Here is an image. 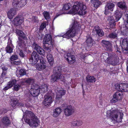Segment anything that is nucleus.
<instances>
[{
	"label": "nucleus",
	"instance_id": "nucleus-58",
	"mask_svg": "<svg viewBox=\"0 0 128 128\" xmlns=\"http://www.w3.org/2000/svg\"><path fill=\"white\" fill-rule=\"evenodd\" d=\"M14 64H15L18 65V64H19L20 63V62L18 61V62H16V61H14Z\"/></svg>",
	"mask_w": 128,
	"mask_h": 128
},
{
	"label": "nucleus",
	"instance_id": "nucleus-57",
	"mask_svg": "<svg viewBox=\"0 0 128 128\" xmlns=\"http://www.w3.org/2000/svg\"><path fill=\"white\" fill-rule=\"evenodd\" d=\"M3 71H6L7 69L8 68L7 67H6L4 66L2 67V68Z\"/></svg>",
	"mask_w": 128,
	"mask_h": 128
},
{
	"label": "nucleus",
	"instance_id": "nucleus-14",
	"mask_svg": "<svg viewBox=\"0 0 128 128\" xmlns=\"http://www.w3.org/2000/svg\"><path fill=\"white\" fill-rule=\"evenodd\" d=\"M123 94L120 90L116 92L113 96V98L111 100V102L115 103L118 100L122 99Z\"/></svg>",
	"mask_w": 128,
	"mask_h": 128
},
{
	"label": "nucleus",
	"instance_id": "nucleus-46",
	"mask_svg": "<svg viewBox=\"0 0 128 128\" xmlns=\"http://www.w3.org/2000/svg\"><path fill=\"white\" fill-rule=\"evenodd\" d=\"M40 61V62L41 64H46L44 63L45 60L43 58L42 56L39 57V60Z\"/></svg>",
	"mask_w": 128,
	"mask_h": 128
},
{
	"label": "nucleus",
	"instance_id": "nucleus-24",
	"mask_svg": "<svg viewBox=\"0 0 128 128\" xmlns=\"http://www.w3.org/2000/svg\"><path fill=\"white\" fill-rule=\"evenodd\" d=\"M65 93V91L64 90H60L58 92L56 97L57 102H59L62 96L64 95Z\"/></svg>",
	"mask_w": 128,
	"mask_h": 128
},
{
	"label": "nucleus",
	"instance_id": "nucleus-62",
	"mask_svg": "<svg viewBox=\"0 0 128 128\" xmlns=\"http://www.w3.org/2000/svg\"><path fill=\"white\" fill-rule=\"evenodd\" d=\"M1 27V23H0V28Z\"/></svg>",
	"mask_w": 128,
	"mask_h": 128
},
{
	"label": "nucleus",
	"instance_id": "nucleus-5",
	"mask_svg": "<svg viewBox=\"0 0 128 128\" xmlns=\"http://www.w3.org/2000/svg\"><path fill=\"white\" fill-rule=\"evenodd\" d=\"M80 30V26L76 22H74L71 29L68 31L66 33L63 35L64 38L68 39L70 37H73L78 33Z\"/></svg>",
	"mask_w": 128,
	"mask_h": 128
},
{
	"label": "nucleus",
	"instance_id": "nucleus-38",
	"mask_svg": "<svg viewBox=\"0 0 128 128\" xmlns=\"http://www.w3.org/2000/svg\"><path fill=\"white\" fill-rule=\"evenodd\" d=\"M16 80L14 79L12 80L8 83V85L10 86V87L12 88L14 85L16 84Z\"/></svg>",
	"mask_w": 128,
	"mask_h": 128
},
{
	"label": "nucleus",
	"instance_id": "nucleus-41",
	"mask_svg": "<svg viewBox=\"0 0 128 128\" xmlns=\"http://www.w3.org/2000/svg\"><path fill=\"white\" fill-rule=\"evenodd\" d=\"M21 85L20 84H17L15 85L14 86V90L16 91H18L21 87Z\"/></svg>",
	"mask_w": 128,
	"mask_h": 128
},
{
	"label": "nucleus",
	"instance_id": "nucleus-60",
	"mask_svg": "<svg viewBox=\"0 0 128 128\" xmlns=\"http://www.w3.org/2000/svg\"><path fill=\"white\" fill-rule=\"evenodd\" d=\"M24 104H22V103H19L18 104V106H24Z\"/></svg>",
	"mask_w": 128,
	"mask_h": 128
},
{
	"label": "nucleus",
	"instance_id": "nucleus-26",
	"mask_svg": "<svg viewBox=\"0 0 128 128\" xmlns=\"http://www.w3.org/2000/svg\"><path fill=\"white\" fill-rule=\"evenodd\" d=\"M18 40L17 42L18 45L20 48L23 47L25 45V43L24 40L22 38L20 37H18Z\"/></svg>",
	"mask_w": 128,
	"mask_h": 128
},
{
	"label": "nucleus",
	"instance_id": "nucleus-51",
	"mask_svg": "<svg viewBox=\"0 0 128 128\" xmlns=\"http://www.w3.org/2000/svg\"><path fill=\"white\" fill-rule=\"evenodd\" d=\"M76 120H74L73 121L72 123V125L74 126H76Z\"/></svg>",
	"mask_w": 128,
	"mask_h": 128
},
{
	"label": "nucleus",
	"instance_id": "nucleus-1",
	"mask_svg": "<svg viewBox=\"0 0 128 128\" xmlns=\"http://www.w3.org/2000/svg\"><path fill=\"white\" fill-rule=\"evenodd\" d=\"M23 119L26 123L32 127L38 126L39 124L37 117L31 111H26L24 114Z\"/></svg>",
	"mask_w": 128,
	"mask_h": 128
},
{
	"label": "nucleus",
	"instance_id": "nucleus-56",
	"mask_svg": "<svg viewBox=\"0 0 128 128\" xmlns=\"http://www.w3.org/2000/svg\"><path fill=\"white\" fill-rule=\"evenodd\" d=\"M64 12H62V13H60V12L59 13V14H56V16L55 17L54 19H55V18H56V17H58V16H59L60 15H61L62 14H64Z\"/></svg>",
	"mask_w": 128,
	"mask_h": 128
},
{
	"label": "nucleus",
	"instance_id": "nucleus-3",
	"mask_svg": "<svg viewBox=\"0 0 128 128\" xmlns=\"http://www.w3.org/2000/svg\"><path fill=\"white\" fill-rule=\"evenodd\" d=\"M86 6L81 2H76L72 7V9L70 11V13L75 14H78L81 15H84L86 13L85 11Z\"/></svg>",
	"mask_w": 128,
	"mask_h": 128
},
{
	"label": "nucleus",
	"instance_id": "nucleus-31",
	"mask_svg": "<svg viewBox=\"0 0 128 128\" xmlns=\"http://www.w3.org/2000/svg\"><path fill=\"white\" fill-rule=\"evenodd\" d=\"M87 46L88 47H91L93 45V40L91 37H88L86 41Z\"/></svg>",
	"mask_w": 128,
	"mask_h": 128
},
{
	"label": "nucleus",
	"instance_id": "nucleus-39",
	"mask_svg": "<svg viewBox=\"0 0 128 128\" xmlns=\"http://www.w3.org/2000/svg\"><path fill=\"white\" fill-rule=\"evenodd\" d=\"M19 74L21 76H24L26 74V72L25 70L22 69L20 70Z\"/></svg>",
	"mask_w": 128,
	"mask_h": 128
},
{
	"label": "nucleus",
	"instance_id": "nucleus-15",
	"mask_svg": "<svg viewBox=\"0 0 128 128\" xmlns=\"http://www.w3.org/2000/svg\"><path fill=\"white\" fill-rule=\"evenodd\" d=\"M64 113L66 116H69L72 114L74 112V107L71 105L67 106L64 110Z\"/></svg>",
	"mask_w": 128,
	"mask_h": 128
},
{
	"label": "nucleus",
	"instance_id": "nucleus-64",
	"mask_svg": "<svg viewBox=\"0 0 128 128\" xmlns=\"http://www.w3.org/2000/svg\"><path fill=\"white\" fill-rule=\"evenodd\" d=\"M117 50H118V49H117Z\"/></svg>",
	"mask_w": 128,
	"mask_h": 128
},
{
	"label": "nucleus",
	"instance_id": "nucleus-34",
	"mask_svg": "<svg viewBox=\"0 0 128 128\" xmlns=\"http://www.w3.org/2000/svg\"><path fill=\"white\" fill-rule=\"evenodd\" d=\"M36 67L37 70H41L46 68V64H38L36 65Z\"/></svg>",
	"mask_w": 128,
	"mask_h": 128
},
{
	"label": "nucleus",
	"instance_id": "nucleus-20",
	"mask_svg": "<svg viewBox=\"0 0 128 128\" xmlns=\"http://www.w3.org/2000/svg\"><path fill=\"white\" fill-rule=\"evenodd\" d=\"M14 22L15 25H20L24 22L23 18L20 16H16L14 18Z\"/></svg>",
	"mask_w": 128,
	"mask_h": 128
},
{
	"label": "nucleus",
	"instance_id": "nucleus-18",
	"mask_svg": "<svg viewBox=\"0 0 128 128\" xmlns=\"http://www.w3.org/2000/svg\"><path fill=\"white\" fill-rule=\"evenodd\" d=\"M32 47L33 48L36 50L39 54L42 55H44V50L36 42L33 43Z\"/></svg>",
	"mask_w": 128,
	"mask_h": 128
},
{
	"label": "nucleus",
	"instance_id": "nucleus-35",
	"mask_svg": "<svg viewBox=\"0 0 128 128\" xmlns=\"http://www.w3.org/2000/svg\"><path fill=\"white\" fill-rule=\"evenodd\" d=\"M44 17L47 20L50 18V16L49 12L46 11H44L43 13Z\"/></svg>",
	"mask_w": 128,
	"mask_h": 128
},
{
	"label": "nucleus",
	"instance_id": "nucleus-53",
	"mask_svg": "<svg viewBox=\"0 0 128 128\" xmlns=\"http://www.w3.org/2000/svg\"><path fill=\"white\" fill-rule=\"evenodd\" d=\"M10 86L8 85V84L7 86L4 87V88L3 90H6L11 88V87Z\"/></svg>",
	"mask_w": 128,
	"mask_h": 128
},
{
	"label": "nucleus",
	"instance_id": "nucleus-13",
	"mask_svg": "<svg viewBox=\"0 0 128 128\" xmlns=\"http://www.w3.org/2000/svg\"><path fill=\"white\" fill-rule=\"evenodd\" d=\"M26 4V0H13L12 5L14 8L17 9L24 6Z\"/></svg>",
	"mask_w": 128,
	"mask_h": 128
},
{
	"label": "nucleus",
	"instance_id": "nucleus-7",
	"mask_svg": "<svg viewBox=\"0 0 128 128\" xmlns=\"http://www.w3.org/2000/svg\"><path fill=\"white\" fill-rule=\"evenodd\" d=\"M62 69L60 67H56L54 68L53 70L54 74L52 76L51 82H57L59 80L64 81V77L62 76L60 73Z\"/></svg>",
	"mask_w": 128,
	"mask_h": 128
},
{
	"label": "nucleus",
	"instance_id": "nucleus-12",
	"mask_svg": "<svg viewBox=\"0 0 128 128\" xmlns=\"http://www.w3.org/2000/svg\"><path fill=\"white\" fill-rule=\"evenodd\" d=\"M115 87L116 88L122 92H126L128 91V84L126 83L119 84L117 83L115 84Z\"/></svg>",
	"mask_w": 128,
	"mask_h": 128
},
{
	"label": "nucleus",
	"instance_id": "nucleus-27",
	"mask_svg": "<svg viewBox=\"0 0 128 128\" xmlns=\"http://www.w3.org/2000/svg\"><path fill=\"white\" fill-rule=\"evenodd\" d=\"M16 33L18 35V37H20L25 40H27L26 36L24 33L22 31L19 30L17 29L16 30Z\"/></svg>",
	"mask_w": 128,
	"mask_h": 128
},
{
	"label": "nucleus",
	"instance_id": "nucleus-49",
	"mask_svg": "<svg viewBox=\"0 0 128 128\" xmlns=\"http://www.w3.org/2000/svg\"><path fill=\"white\" fill-rule=\"evenodd\" d=\"M77 125L76 126H80L82 124V122L81 121L76 120Z\"/></svg>",
	"mask_w": 128,
	"mask_h": 128
},
{
	"label": "nucleus",
	"instance_id": "nucleus-52",
	"mask_svg": "<svg viewBox=\"0 0 128 128\" xmlns=\"http://www.w3.org/2000/svg\"><path fill=\"white\" fill-rule=\"evenodd\" d=\"M124 24L126 28L128 29V20L124 21Z\"/></svg>",
	"mask_w": 128,
	"mask_h": 128
},
{
	"label": "nucleus",
	"instance_id": "nucleus-19",
	"mask_svg": "<svg viewBox=\"0 0 128 128\" xmlns=\"http://www.w3.org/2000/svg\"><path fill=\"white\" fill-rule=\"evenodd\" d=\"M102 46L106 48L107 50L109 52L112 51V45L110 42L105 40H102Z\"/></svg>",
	"mask_w": 128,
	"mask_h": 128
},
{
	"label": "nucleus",
	"instance_id": "nucleus-2",
	"mask_svg": "<svg viewBox=\"0 0 128 128\" xmlns=\"http://www.w3.org/2000/svg\"><path fill=\"white\" fill-rule=\"evenodd\" d=\"M34 80L33 79H23L22 82V84H24V83L32 84L31 88L30 91V94L34 97L38 96L40 92L39 86L37 84L34 83Z\"/></svg>",
	"mask_w": 128,
	"mask_h": 128
},
{
	"label": "nucleus",
	"instance_id": "nucleus-16",
	"mask_svg": "<svg viewBox=\"0 0 128 128\" xmlns=\"http://www.w3.org/2000/svg\"><path fill=\"white\" fill-rule=\"evenodd\" d=\"M44 98L43 103L45 106L49 105L53 101V99L50 94H46L44 96Z\"/></svg>",
	"mask_w": 128,
	"mask_h": 128
},
{
	"label": "nucleus",
	"instance_id": "nucleus-55",
	"mask_svg": "<svg viewBox=\"0 0 128 128\" xmlns=\"http://www.w3.org/2000/svg\"><path fill=\"white\" fill-rule=\"evenodd\" d=\"M122 32L124 33V35H126L128 34V30H124L122 31Z\"/></svg>",
	"mask_w": 128,
	"mask_h": 128
},
{
	"label": "nucleus",
	"instance_id": "nucleus-21",
	"mask_svg": "<svg viewBox=\"0 0 128 128\" xmlns=\"http://www.w3.org/2000/svg\"><path fill=\"white\" fill-rule=\"evenodd\" d=\"M14 48V46L12 44L11 41L10 40H8L7 46L6 48V51L8 53H10L12 52Z\"/></svg>",
	"mask_w": 128,
	"mask_h": 128
},
{
	"label": "nucleus",
	"instance_id": "nucleus-6",
	"mask_svg": "<svg viewBox=\"0 0 128 128\" xmlns=\"http://www.w3.org/2000/svg\"><path fill=\"white\" fill-rule=\"evenodd\" d=\"M106 115L107 117H110L117 122H120L122 120L123 114L120 111L116 110L107 111Z\"/></svg>",
	"mask_w": 128,
	"mask_h": 128
},
{
	"label": "nucleus",
	"instance_id": "nucleus-37",
	"mask_svg": "<svg viewBox=\"0 0 128 128\" xmlns=\"http://www.w3.org/2000/svg\"><path fill=\"white\" fill-rule=\"evenodd\" d=\"M94 5L95 8H97L101 4V2L98 0H93Z\"/></svg>",
	"mask_w": 128,
	"mask_h": 128
},
{
	"label": "nucleus",
	"instance_id": "nucleus-8",
	"mask_svg": "<svg viewBox=\"0 0 128 128\" xmlns=\"http://www.w3.org/2000/svg\"><path fill=\"white\" fill-rule=\"evenodd\" d=\"M74 52L72 49L68 51V52L65 53L64 56L70 64H73L75 62V58L74 55Z\"/></svg>",
	"mask_w": 128,
	"mask_h": 128
},
{
	"label": "nucleus",
	"instance_id": "nucleus-10",
	"mask_svg": "<svg viewBox=\"0 0 128 128\" xmlns=\"http://www.w3.org/2000/svg\"><path fill=\"white\" fill-rule=\"evenodd\" d=\"M107 62L113 66H115L118 63V57L115 54H109L106 60Z\"/></svg>",
	"mask_w": 128,
	"mask_h": 128
},
{
	"label": "nucleus",
	"instance_id": "nucleus-30",
	"mask_svg": "<svg viewBox=\"0 0 128 128\" xmlns=\"http://www.w3.org/2000/svg\"><path fill=\"white\" fill-rule=\"evenodd\" d=\"M39 88L41 92L42 93H45L48 90V86L44 84L42 85L40 88Z\"/></svg>",
	"mask_w": 128,
	"mask_h": 128
},
{
	"label": "nucleus",
	"instance_id": "nucleus-54",
	"mask_svg": "<svg viewBox=\"0 0 128 128\" xmlns=\"http://www.w3.org/2000/svg\"><path fill=\"white\" fill-rule=\"evenodd\" d=\"M6 74V71H3L1 77L2 78H3L4 76Z\"/></svg>",
	"mask_w": 128,
	"mask_h": 128
},
{
	"label": "nucleus",
	"instance_id": "nucleus-43",
	"mask_svg": "<svg viewBox=\"0 0 128 128\" xmlns=\"http://www.w3.org/2000/svg\"><path fill=\"white\" fill-rule=\"evenodd\" d=\"M46 23L43 22L42 23L40 27V30H42L44 29L46 27Z\"/></svg>",
	"mask_w": 128,
	"mask_h": 128
},
{
	"label": "nucleus",
	"instance_id": "nucleus-42",
	"mask_svg": "<svg viewBox=\"0 0 128 128\" xmlns=\"http://www.w3.org/2000/svg\"><path fill=\"white\" fill-rule=\"evenodd\" d=\"M117 35L115 33H112L109 35L110 38H114L117 37Z\"/></svg>",
	"mask_w": 128,
	"mask_h": 128
},
{
	"label": "nucleus",
	"instance_id": "nucleus-4",
	"mask_svg": "<svg viewBox=\"0 0 128 128\" xmlns=\"http://www.w3.org/2000/svg\"><path fill=\"white\" fill-rule=\"evenodd\" d=\"M43 48L48 52H50L54 46V41L52 39L50 34H48L45 36L43 41Z\"/></svg>",
	"mask_w": 128,
	"mask_h": 128
},
{
	"label": "nucleus",
	"instance_id": "nucleus-29",
	"mask_svg": "<svg viewBox=\"0 0 128 128\" xmlns=\"http://www.w3.org/2000/svg\"><path fill=\"white\" fill-rule=\"evenodd\" d=\"M86 80L88 82H94L96 81V78L93 76L88 75L87 76Z\"/></svg>",
	"mask_w": 128,
	"mask_h": 128
},
{
	"label": "nucleus",
	"instance_id": "nucleus-47",
	"mask_svg": "<svg viewBox=\"0 0 128 128\" xmlns=\"http://www.w3.org/2000/svg\"><path fill=\"white\" fill-rule=\"evenodd\" d=\"M32 21L33 22H37L38 21V20L37 17L34 16L32 17Z\"/></svg>",
	"mask_w": 128,
	"mask_h": 128
},
{
	"label": "nucleus",
	"instance_id": "nucleus-63",
	"mask_svg": "<svg viewBox=\"0 0 128 128\" xmlns=\"http://www.w3.org/2000/svg\"><path fill=\"white\" fill-rule=\"evenodd\" d=\"M3 0H0V2L1 1Z\"/></svg>",
	"mask_w": 128,
	"mask_h": 128
},
{
	"label": "nucleus",
	"instance_id": "nucleus-48",
	"mask_svg": "<svg viewBox=\"0 0 128 128\" xmlns=\"http://www.w3.org/2000/svg\"><path fill=\"white\" fill-rule=\"evenodd\" d=\"M19 54L20 57L22 58L24 57L25 56V55L24 54L22 51L21 50H20Z\"/></svg>",
	"mask_w": 128,
	"mask_h": 128
},
{
	"label": "nucleus",
	"instance_id": "nucleus-9",
	"mask_svg": "<svg viewBox=\"0 0 128 128\" xmlns=\"http://www.w3.org/2000/svg\"><path fill=\"white\" fill-rule=\"evenodd\" d=\"M121 16V13L118 11H116L114 14L112 16L109 17L108 18V20L110 24V25L113 24V26H114L115 25V22L118 21Z\"/></svg>",
	"mask_w": 128,
	"mask_h": 128
},
{
	"label": "nucleus",
	"instance_id": "nucleus-28",
	"mask_svg": "<svg viewBox=\"0 0 128 128\" xmlns=\"http://www.w3.org/2000/svg\"><path fill=\"white\" fill-rule=\"evenodd\" d=\"M2 121V123L4 125H8L10 123V121L8 118L6 116L4 117L3 118Z\"/></svg>",
	"mask_w": 128,
	"mask_h": 128
},
{
	"label": "nucleus",
	"instance_id": "nucleus-61",
	"mask_svg": "<svg viewBox=\"0 0 128 128\" xmlns=\"http://www.w3.org/2000/svg\"><path fill=\"white\" fill-rule=\"evenodd\" d=\"M1 18V17L0 16V23H1L2 22V21L1 20H0Z\"/></svg>",
	"mask_w": 128,
	"mask_h": 128
},
{
	"label": "nucleus",
	"instance_id": "nucleus-59",
	"mask_svg": "<svg viewBox=\"0 0 128 128\" xmlns=\"http://www.w3.org/2000/svg\"><path fill=\"white\" fill-rule=\"evenodd\" d=\"M125 14L126 16V18L127 20H128V11L126 12L125 13Z\"/></svg>",
	"mask_w": 128,
	"mask_h": 128
},
{
	"label": "nucleus",
	"instance_id": "nucleus-40",
	"mask_svg": "<svg viewBox=\"0 0 128 128\" xmlns=\"http://www.w3.org/2000/svg\"><path fill=\"white\" fill-rule=\"evenodd\" d=\"M71 6L70 3L65 4L63 7L64 9V10H67L69 9L70 8Z\"/></svg>",
	"mask_w": 128,
	"mask_h": 128
},
{
	"label": "nucleus",
	"instance_id": "nucleus-33",
	"mask_svg": "<svg viewBox=\"0 0 128 128\" xmlns=\"http://www.w3.org/2000/svg\"><path fill=\"white\" fill-rule=\"evenodd\" d=\"M46 57L50 64L51 65H52L53 63L54 59L52 55L48 54L47 55Z\"/></svg>",
	"mask_w": 128,
	"mask_h": 128
},
{
	"label": "nucleus",
	"instance_id": "nucleus-32",
	"mask_svg": "<svg viewBox=\"0 0 128 128\" xmlns=\"http://www.w3.org/2000/svg\"><path fill=\"white\" fill-rule=\"evenodd\" d=\"M118 7L122 10H126L127 7L126 3L124 2H121L118 3Z\"/></svg>",
	"mask_w": 128,
	"mask_h": 128
},
{
	"label": "nucleus",
	"instance_id": "nucleus-17",
	"mask_svg": "<svg viewBox=\"0 0 128 128\" xmlns=\"http://www.w3.org/2000/svg\"><path fill=\"white\" fill-rule=\"evenodd\" d=\"M114 5L111 3H108L105 7L104 14L106 15L110 14V11H112L113 10Z\"/></svg>",
	"mask_w": 128,
	"mask_h": 128
},
{
	"label": "nucleus",
	"instance_id": "nucleus-50",
	"mask_svg": "<svg viewBox=\"0 0 128 128\" xmlns=\"http://www.w3.org/2000/svg\"><path fill=\"white\" fill-rule=\"evenodd\" d=\"M95 29L96 32L101 30L99 26H96L95 27Z\"/></svg>",
	"mask_w": 128,
	"mask_h": 128
},
{
	"label": "nucleus",
	"instance_id": "nucleus-22",
	"mask_svg": "<svg viewBox=\"0 0 128 128\" xmlns=\"http://www.w3.org/2000/svg\"><path fill=\"white\" fill-rule=\"evenodd\" d=\"M120 43L122 44V47L125 49L128 47V39L127 38H121L120 40Z\"/></svg>",
	"mask_w": 128,
	"mask_h": 128
},
{
	"label": "nucleus",
	"instance_id": "nucleus-44",
	"mask_svg": "<svg viewBox=\"0 0 128 128\" xmlns=\"http://www.w3.org/2000/svg\"><path fill=\"white\" fill-rule=\"evenodd\" d=\"M98 36H102L104 35V33L103 31L101 30L96 32Z\"/></svg>",
	"mask_w": 128,
	"mask_h": 128
},
{
	"label": "nucleus",
	"instance_id": "nucleus-25",
	"mask_svg": "<svg viewBox=\"0 0 128 128\" xmlns=\"http://www.w3.org/2000/svg\"><path fill=\"white\" fill-rule=\"evenodd\" d=\"M62 109L61 108L58 107L53 110L52 113L53 116L54 117H56L58 116L62 112Z\"/></svg>",
	"mask_w": 128,
	"mask_h": 128
},
{
	"label": "nucleus",
	"instance_id": "nucleus-11",
	"mask_svg": "<svg viewBox=\"0 0 128 128\" xmlns=\"http://www.w3.org/2000/svg\"><path fill=\"white\" fill-rule=\"evenodd\" d=\"M39 56L36 52L33 51L31 54V56L30 58V63L33 65L36 64L39 60Z\"/></svg>",
	"mask_w": 128,
	"mask_h": 128
},
{
	"label": "nucleus",
	"instance_id": "nucleus-23",
	"mask_svg": "<svg viewBox=\"0 0 128 128\" xmlns=\"http://www.w3.org/2000/svg\"><path fill=\"white\" fill-rule=\"evenodd\" d=\"M7 14L8 18L10 19H12L16 14V9L15 8L10 9L8 11Z\"/></svg>",
	"mask_w": 128,
	"mask_h": 128
},
{
	"label": "nucleus",
	"instance_id": "nucleus-45",
	"mask_svg": "<svg viewBox=\"0 0 128 128\" xmlns=\"http://www.w3.org/2000/svg\"><path fill=\"white\" fill-rule=\"evenodd\" d=\"M18 58V56L15 54L12 56L10 58V60H17Z\"/></svg>",
	"mask_w": 128,
	"mask_h": 128
},
{
	"label": "nucleus",
	"instance_id": "nucleus-36",
	"mask_svg": "<svg viewBox=\"0 0 128 128\" xmlns=\"http://www.w3.org/2000/svg\"><path fill=\"white\" fill-rule=\"evenodd\" d=\"M18 101L16 100H12L10 102V104L13 107H14L18 104Z\"/></svg>",
	"mask_w": 128,
	"mask_h": 128
}]
</instances>
